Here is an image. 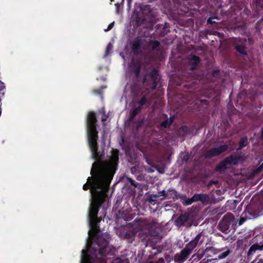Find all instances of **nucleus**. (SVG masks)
Here are the masks:
<instances>
[{"instance_id": "12", "label": "nucleus", "mask_w": 263, "mask_h": 263, "mask_svg": "<svg viewBox=\"0 0 263 263\" xmlns=\"http://www.w3.org/2000/svg\"><path fill=\"white\" fill-rule=\"evenodd\" d=\"M191 214L188 212L181 214L176 220V225L179 227L184 226L190 219Z\"/></svg>"}, {"instance_id": "49", "label": "nucleus", "mask_w": 263, "mask_h": 263, "mask_svg": "<svg viewBox=\"0 0 263 263\" xmlns=\"http://www.w3.org/2000/svg\"><path fill=\"white\" fill-rule=\"evenodd\" d=\"M131 211V210L130 209L129 210H128V209L126 210V212H127V214L130 211Z\"/></svg>"}, {"instance_id": "3", "label": "nucleus", "mask_w": 263, "mask_h": 263, "mask_svg": "<svg viewBox=\"0 0 263 263\" xmlns=\"http://www.w3.org/2000/svg\"><path fill=\"white\" fill-rule=\"evenodd\" d=\"M134 222L137 223L140 229H143L139 235L143 239H146L149 236L156 235V230L158 228L159 224L155 219L140 218L136 219Z\"/></svg>"}, {"instance_id": "44", "label": "nucleus", "mask_w": 263, "mask_h": 263, "mask_svg": "<svg viewBox=\"0 0 263 263\" xmlns=\"http://www.w3.org/2000/svg\"><path fill=\"white\" fill-rule=\"evenodd\" d=\"M258 236L260 238L261 241L263 242V231L260 233L259 235H258Z\"/></svg>"}, {"instance_id": "7", "label": "nucleus", "mask_w": 263, "mask_h": 263, "mask_svg": "<svg viewBox=\"0 0 263 263\" xmlns=\"http://www.w3.org/2000/svg\"><path fill=\"white\" fill-rule=\"evenodd\" d=\"M232 44L239 53L244 55H248L247 41L246 39L235 38L233 41Z\"/></svg>"}, {"instance_id": "30", "label": "nucleus", "mask_w": 263, "mask_h": 263, "mask_svg": "<svg viewBox=\"0 0 263 263\" xmlns=\"http://www.w3.org/2000/svg\"><path fill=\"white\" fill-rule=\"evenodd\" d=\"M180 129L181 132L185 134L190 133V131H191L190 127H189L188 126H187L186 125L182 126L180 127Z\"/></svg>"}, {"instance_id": "5", "label": "nucleus", "mask_w": 263, "mask_h": 263, "mask_svg": "<svg viewBox=\"0 0 263 263\" xmlns=\"http://www.w3.org/2000/svg\"><path fill=\"white\" fill-rule=\"evenodd\" d=\"M234 217L232 213H227L218 224L219 230L223 233H228L231 224L233 222Z\"/></svg>"}, {"instance_id": "24", "label": "nucleus", "mask_w": 263, "mask_h": 263, "mask_svg": "<svg viewBox=\"0 0 263 263\" xmlns=\"http://www.w3.org/2000/svg\"><path fill=\"white\" fill-rule=\"evenodd\" d=\"M253 4H255L257 12L263 9V0H253Z\"/></svg>"}, {"instance_id": "36", "label": "nucleus", "mask_w": 263, "mask_h": 263, "mask_svg": "<svg viewBox=\"0 0 263 263\" xmlns=\"http://www.w3.org/2000/svg\"><path fill=\"white\" fill-rule=\"evenodd\" d=\"M158 197L163 196L164 197H167L168 196V194L166 193V192L164 190H162V191L158 192Z\"/></svg>"}, {"instance_id": "9", "label": "nucleus", "mask_w": 263, "mask_h": 263, "mask_svg": "<svg viewBox=\"0 0 263 263\" xmlns=\"http://www.w3.org/2000/svg\"><path fill=\"white\" fill-rule=\"evenodd\" d=\"M228 146L226 144L221 145L218 147H215L210 148L204 154L205 158H211L215 156H218L228 150Z\"/></svg>"}, {"instance_id": "16", "label": "nucleus", "mask_w": 263, "mask_h": 263, "mask_svg": "<svg viewBox=\"0 0 263 263\" xmlns=\"http://www.w3.org/2000/svg\"><path fill=\"white\" fill-rule=\"evenodd\" d=\"M142 39L140 37H137L131 43V49L134 53H135L141 48Z\"/></svg>"}, {"instance_id": "15", "label": "nucleus", "mask_w": 263, "mask_h": 263, "mask_svg": "<svg viewBox=\"0 0 263 263\" xmlns=\"http://www.w3.org/2000/svg\"><path fill=\"white\" fill-rule=\"evenodd\" d=\"M193 199L195 202L200 201L203 204L208 203L210 199L209 195L206 194H195Z\"/></svg>"}, {"instance_id": "18", "label": "nucleus", "mask_w": 263, "mask_h": 263, "mask_svg": "<svg viewBox=\"0 0 263 263\" xmlns=\"http://www.w3.org/2000/svg\"><path fill=\"white\" fill-rule=\"evenodd\" d=\"M131 71L135 74L136 78L139 77L141 69V65L138 63H133L130 66Z\"/></svg>"}, {"instance_id": "40", "label": "nucleus", "mask_w": 263, "mask_h": 263, "mask_svg": "<svg viewBox=\"0 0 263 263\" xmlns=\"http://www.w3.org/2000/svg\"><path fill=\"white\" fill-rule=\"evenodd\" d=\"M252 263H263V259L262 258H255Z\"/></svg>"}, {"instance_id": "27", "label": "nucleus", "mask_w": 263, "mask_h": 263, "mask_svg": "<svg viewBox=\"0 0 263 263\" xmlns=\"http://www.w3.org/2000/svg\"><path fill=\"white\" fill-rule=\"evenodd\" d=\"M231 251L229 249H227L226 251L221 253L218 255L219 259H222L227 257L230 253Z\"/></svg>"}, {"instance_id": "34", "label": "nucleus", "mask_w": 263, "mask_h": 263, "mask_svg": "<svg viewBox=\"0 0 263 263\" xmlns=\"http://www.w3.org/2000/svg\"><path fill=\"white\" fill-rule=\"evenodd\" d=\"M127 181L130 184V185L135 187H137V183L129 177H127Z\"/></svg>"}, {"instance_id": "23", "label": "nucleus", "mask_w": 263, "mask_h": 263, "mask_svg": "<svg viewBox=\"0 0 263 263\" xmlns=\"http://www.w3.org/2000/svg\"><path fill=\"white\" fill-rule=\"evenodd\" d=\"M248 144V138L247 137L241 138L239 142V146L237 150H241L242 148L246 146Z\"/></svg>"}, {"instance_id": "28", "label": "nucleus", "mask_w": 263, "mask_h": 263, "mask_svg": "<svg viewBox=\"0 0 263 263\" xmlns=\"http://www.w3.org/2000/svg\"><path fill=\"white\" fill-rule=\"evenodd\" d=\"M142 109V107L141 106H137L134 108H133L131 111L130 114L133 115V116H136L139 113H140Z\"/></svg>"}, {"instance_id": "8", "label": "nucleus", "mask_w": 263, "mask_h": 263, "mask_svg": "<svg viewBox=\"0 0 263 263\" xmlns=\"http://www.w3.org/2000/svg\"><path fill=\"white\" fill-rule=\"evenodd\" d=\"M193 251L192 249L186 245L184 248L180 253H176L174 255V259L175 261L178 263L184 262L189 258Z\"/></svg>"}, {"instance_id": "29", "label": "nucleus", "mask_w": 263, "mask_h": 263, "mask_svg": "<svg viewBox=\"0 0 263 263\" xmlns=\"http://www.w3.org/2000/svg\"><path fill=\"white\" fill-rule=\"evenodd\" d=\"M112 48H113L112 45L110 43L108 44V45L106 47V48L104 57H106L107 55H108L110 53V52L112 50Z\"/></svg>"}, {"instance_id": "11", "label": "nucleus", "mask_w": 263, "mask_h": 263, "mask_svg": "<svg viewBox=\"0 0 263 263\" xmlns=\"http://www.w3.org/2000/svg\"><path fill=\"white\" fill-rule=\"evenodd\" d=\"M204 239V235L203 234L202 232H200L198 234L193 240L190 241L186 245L191 249L194 250L197 246L198 243H202L203 242Z\"/></svg>"}, {"instance_id": "51", "label": "nucleus", "mask_w": 263, "mask_h": 263, "mask_svg": "<svg viewBox=\"0 0 263 263\" xmlns=\"http://www.w3.org/2000/svg\"><path fill=\"white\" fill-rule=\"evenodd\" d=\"M188 159V157H187L186 159H185L186 161H187Z\"/></svg>"}, {"instance_id": "41", "label": "nucleus", "mask_w": 263, "mask_h": 263, "mask_svg": "<svg viewBox=\"0 0 263 263\" xmlns=\"http://www.w3.org/2000/svg\"><path fill=\"white\" fill-rule=\"evenodd\" d=\"M93 93L101 95L102 93V91L101 89H95L93 90Z\"/></svg>"}, {"instance_id": "47", "label": "nucleus", "mask_w": 263, "mask_h": 263, "mask_svg": "<svg viewBox=\"0 0 263 263\" xmlns=\"http://www.w3.org/2000/svg\"><path fill=\"white\" fill-rule=\"evenodd\" d=\"M102 140L103 141V143L105 142V135L104 133L103 134L102 136Z\"/></svg>"}, {"instance_id": "21", "label": "nucleus", "mask_w": 263, "mask_h": 263, "mask_svg": "<svg viewBox=\"0 0 263 263\" xmlns=\"http://www.w3.org/2000/svg\"><path fill=\"white\" fill-rule=\"evenodd\" d=\"M149 98V97L147 94L143 95L138 102V104L139 105V106L142 107L145 105H146L147 107L149 106L151 104V101Z\"/></svg>"}, {"instance_id": "10", "label": "nucleus", "mask_w": 263, "mask_h": 263, "mask_svg": "<svg viewBox=\"0 0 263 263\" xmlns=\"http://www.w3.org/2000/svg\"><path fill=\"white\" fill-rule=\"evenodd\" d=\"M223 250V249H217L213 247H207L202 251L201 254L199 252L198 256L199 257V259L202 258L204 256L209 257L211 256L210 253L213 254H217L220 253Z\"/></svg>"}, {"instance_id": "13", "label": "nucleus", "mask_w": 263, "mask_h": 263, "mask_svg": "<svg viewBox=\"0 0 263 263\" xmlns=\"http://www.w3.org/2000/svg\"><path fill=\"white\" fill-rule=\"evenodd\" d=\"M151 81H152L151 89H156L158 83V72L156 69H153L149 73Z\"/></svg>"}, {"instance_id": "48", "label": "nucleus", "mask_w": 263, "mask_h": 263, "mask_svg": "<svg viewBox=\"0 0 263 263\" xmlns=\"http://www.w3.org/2000/svg\"><path fill=\"white\" fill-rule=\"evenodd\" d=\"M170 192H172L174 195H176V191L174 190H171V191H169Z\"/></svg>"}, {"instance_id": "6", "label": "nucleus", "mask_w": 263, "mask_h": 263, "mask_svg": "<svg viewBox=\"0 0 263 263\" xmlns=\"http://www.w3.org/2000/svg\"><path fill=\"white\" fill-rule=\"evenodd\" d=\"M250 243L252 245L250 247L248 252V257L253 255L256 251H263V242L261 241L258 235L253 237L251 240Z\"/></svg>"}, {"instance_id": "32", "label": "nucleus", "mask_w": 263, "mask_h": 263, "mask_svg": "<svg viewBox=\"0 0 263 263\" xmlns=\"http://www.w3.org/2000/svg\"><path fill=\"white\" fill-rule=\"evenodd\" d=\"M194 202H195L194 201V199H193V196L191 198H187L186 200H185L183 202L184 205H191L192 203Z\"/></svg>"}, {"instance_id": "26", "label": "nucleus", "mask_w": 263, "mask_h": 263, "mask_svg": "<svg viewBox=\"0 0 263 263\" xmlns=\"http://www.w3.org/2000/svg\"><path fill=\"white\" fill-rule=\"evenodd\" d=\"M141 10L143 14L147 15L151 11V7L149 5H144L141 7Z\"/></svg>"}, {"instance_id": "42", "label": "nucleus", "mask_w": 263, "mask_h": 263, "mask_svg": "<svg viewBox=\"0 0 263 263\" xmlns=\"http://www.w3.org/2000/svg\"><path fill=\"white\" fill-rule=\"evenodd\" d=\"M207 23L208 24H214L215 22L214 21H213L212 20V18H209L208 21H207Z\"/></svg>"}, {"instance_id": "38", "label": "nucleus", "mask_w": 263, "mask_h": 263, "mask_svg": "<svg viewBox=\"0 0 263 263\" xmlns=\"http://www.w3.org/2000/svg\"><path fill=\"white\" fill-rule=\"evenodd\" d=\"M263 170V162L261 163L260 165H259L257 168L255 169L254 171L255 173H258L261 172Z\"/></svg>"}, {"instance_id": "4", "label": "nucleus", "mask_w": 263, "mask_h": 263, "mask_svg": "<svg viewBox=\"0 0 263 263\" xmlns=\"http://www.w3.org/2000/svg\"><path fill=\"white\" fill-rule=\"evenodd\" d=\"M137 232L136 229L131 226V223H129L127 226L120 230V236L122 238L128 240L130 242H133L135 240Z\"/></svg>"}, {"instance_id": "19", "label": "nucleus", "mask_w": 263, "mask_h": 263, "mask_svg": "<svg viewBox=\"0 0 263 263\" xmlns=\"http://www.w3.org/2000/svg\"><path fill=\"white\" fill-rule=\"evenodd\" d=\"M160 43L157 40H151L148 42V47L151 51H159Z\"/></svg>"}, {"instance_id": "39", "label": "nucleus", "mask_w": 263, "mask_h": 263, "mask_svg": "<svg viewBox=\"0 0 263 263\" xmlns=\"http://www.w3.org/2000/svg\"><path fill=\"white\" fill-rule=\"evenodd\" d=\"M114 26V22L109 24L107 27V28L105 29L104 31H108L111 30L113 28Z\"/></svg>"}, {"instance_id": "33", "label": "nucleus", "mask_w": 263, "mask_h": 263, "mask_svg": "<svg viewBox=\"0 0 263 263\" xmlns=\"http://www.w3.org/2000/svg\"><path fill=\"white\" fill-rule=\"evenodd\" d=\"M220 70L219 69H214L212 71V76L214 78H218L219 77Z\"/></svg>"}, {"instance_id": "37", "label": "nucleus", "mask_w": 263, "mask_h": 263, "mask_svg": "<svg viewBox=\"0 0 263 263\" xmlns=\"http://www.w3.org/2000/svg\"><path fill=\"white\" fill-rule=\"evenodd\" d=\"M108 117V115L105 114V111H103V116H102V117L101 118V120L103 122V125H105V122L107 120Z\"/></svg>"}, {"instance_id": "22", "label": "nucleus", "mask_w": 263, "mask_h": 263, "mask_svg": "<svg viewBox=\"0 0 263 263\" xmlns=\"http://www.w3.org/2000/svg\"><path fill=\"white\" fill-rule=\"evenodd\" d=\"M228 162L226 158L220 162L216 167V171H222L226 170L229 165Z\"/></svg>"}, {"instance_id": "52", "label": "nucleus", "mask_w": 263, "mask_h": 263, "mask_svg": "<svg viewBox=\"0 0 263 263\" xmlns=\"http://www.w3.org/2000/svg\"><path fill=\"white\" fill-rule=\"evenodd\" d=\"M111 2H114L115 0H110Z\"/></svg>"}, {"instance_id": "2", "label": "nucleus", "mask_w": 263, "mask_h": 263, "mask_svg": "<svg viewBox=\"0 0 263 263\" xmlns=\"http://www.w3.org/2000/svg\"><path fill=\"white\" fill-rule=\"evenodd\" d=\"M96 243L99 250L92 248L90 250L92 255H88L85 250H82L81 263H106V255L110 250L108 241L99 237L97 238Z\"/></svg>"}, {"instance_id": "1", "label": "nucleus", "mask_w": 263, "mask_h": 263, "mask_svg": "<svg viewBox=\"0 0 263 263\" xmlns=\"http://www.w3.org/2000/svg\"><path fill=\"white\" fill-rule=\"evenodd\" d=\"M97 120L96 113L89 111L86 120L87 134L88 145L92 158L96 161L92 164L90 171L91 177H88L83 189H90L92 202L89 210L88 219L92 228L97 229V224L101 218L98 217L102 204L108 198L109 187L117 169L119 162V151L113 149L109 161L103 160L105 153L98 151V132L97 129Z\"/></svg>"}, {"instance_id": "50", "label": "nucleus", "mask_w": 263, "mask_h": 263, "mask_svg": "<svg viewBox=\"0 0 263 263\" xmlns=\"http://www.w3.org/2000/svg\"><path fill=\"white\" fill-rule=\"evenodd\" d=\"M145 79H145V78H144L143 79L144 82L145 81Z\"/></svg>"}, {"instance_id": "45", "label": "nucleus", "mask_w": 263, "mask_h": 263, "mask_svg": "<svg viewBox=\"0 0 263 263\" xmlns=\"http://www.w3.org/2000/svg\"><path fill=\"white\" fill-rule=\"evenodd\" d=\"M158 263H164V259L163 258H160L158 260Z\"/></svg>"}, {"instance_id": "25", "label": "nucleus", "mask_w": 263, "mask_h": 263, "mask_svg": "<svg viewBox=\"0 0 263 263\" xmlns=\"http://www.w3.org/2000/svg\"><path fill=\"white\" fill-rule=\"evenodd\" d=\"M174 120V118H170V119L167 118L166 120L162 122L161 123V125L162 127L164 128H167L170 126V125L172 124Z\"/></svg>"}, {"instance_id": "31", "label": "nucleus", "mask_w": 263, "mask_h": 263, "mask_svg": "<svg viewBox=\"0 0 263 263\" xmlns=\"http://www.w3.org/2000/svg\"><path fill=\"white\" fill-rule=\"evenodd\" d=\"M120 213L121 214V217L123 218L126 221H129L132 219V218L128 216H127L126 214L123 215L124 213V210L122 209V210H120L119 211Z\"/></svg>"}, {"instance_id": "17", "label": "nucleus", "mask_w": 263, "mask_h": 263, "mask_svg": "<svg viewBox=\"0 0 263 263\" xmlns=\"http://www.w3.org/2000/svg\"><path fill=\"white\" fill-rule=\"evenodd\" d=\"M193 76L191 73H186L184 72V74L182 76L181 79L183 82L190 83L189 84H185L183 85L184 87L187 88H191L192 87V82H190L192 80Z\"/></svg>"}, {"instance_id": "35", "label": "nucleus", "mask_w": 263, "mask_h": 263, "mask_svg": "<svg viewBox=\"0 0 263 263\" xmlns=\"http://www.w3.org/2000/svg\"><path fill=\"white\" fill-rule=\"evenodd\" d=\"M242 13L246 15L247 17H249L251 15V12L249 9L245 7L243 10Z\"/></svg>"}, {"instance_id": "46", "label": "nucleus", "mask_w": 263, "mask_h": 263, "mask_svg": "<svg viewBox=\"0 0 263 263\" xmlns=\"http://www.w3.org/2000/svg\"><path fill=\"white\" fill-rule=\"evenodd\" d=\"M245 221V219L243 218H241L239 221V224L240 225L241 224Z\"/></svg>"}, {"instance_id": "14", "label": "nucleus", "mask_w": 263, "mask_h": 263, "mask_svg": "<svg viewBox=\"0 0 263 263\" xmlns=\"http://www.w3.org/2000/svg\"><path fill=\"white\" fill-rule=\"evenodd\" d=\"M200 61V59L198 56L191 54L188 58V63L191 66L190 69H195Z\"/></svg>"}, {"instance_id": "20", "label": "nucleus", "mask_w": 263, "mask_h": 263, "mask_svg": "<svg viewBox=\"0 0 263 263\" xmlns=\"http://www.w3.org/2000/svg\"><path fill=\"white\" fill-rule=\"evenodd\" d=\"M241 157L238 155H231L226 158L229 165H237L240 160Z\"/></svg>"}, {"instance_id": "43", "label": "nucleus", "mask_w": 263, "mask_h": 263, "mask_svg": "<svg viewBox=\"0 0 263 263\" xmlns=\"http://www.w3.org/2000/svg\"><path fill=\"white\" fill-rule=\"evenodd\" d=\"M135 117H136L135 116H133V115L130 113L129 121H132L135 119Z\"/></svg>"}]
</instances>
